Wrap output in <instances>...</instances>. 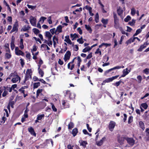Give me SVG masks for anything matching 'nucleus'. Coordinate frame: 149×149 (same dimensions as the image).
Masks as SVG:
<instances>
[{"mask_svg":"<svg viewBox=\"0 0 149 149\" xmlns=\"http://www.w3.org/2000/svg\"><path fill=\"white\" fill-rule=\"evenodd\" d=\"M30 22L31 25L33 26H36V18L32 16L30 17Z\"/></svg>","mask_w":149,"mask_h":149,"instance_id":"obj_1","label":"nucleus"},{"mask_svg":"<svg viewBox=\"0 0 149 149\" xmlns=\"http://www.w3.org/2000/svg\"><path fill=\"white\" fill-rule=\"evenodd\" d=\"M125 140L127 141V143L130 146H133L135 143V141L132 138L127 137L125 138Z\"/></svg>","mask_w":149,"mask_h":149,"instance_id":"obj_2","label":"nucleus"},{"mask_svg":"<svg viewBox=\"0 0 149 149\" xmlns=\"http://www.w3.org/2000/svg\"><path fill=\"white\" fill-rule=\"evenodd\" d=\"M15 52L16 54L17 55H22L23 56L24 55V53L21 50H19V48L18 47H15Z\"/></svg>","mask_w":149,"mask_h":149,"instance_id":"obj_3","label":"nucleus"},{"mask_svg":"<svg viewBox=\"0 0 149 149\" xmlns=\"http://www.w3.org/2000/svg\"><path fill=\"white\" fill-rule=\"evenodd\" d=\"M116 123L113 121H111L109 125V128L111 131H112L114 128Z\"/></svg>","mask_w":149,"mask_h":149,"instance_id":"obj_4","label":"nucleus"},{"mask_svg":"<svg viewBox=\"0 0 149 149\" xmlns=\"http://www.w3.org/2000/svg\"><path fill=\"white\" fill-rule=\"evenodd\" d=\"M71 56V53L70 51H67L64 56V60L66 61L67 60H69Z\"/></svg>","mask_w":149,"mask_h":149,"instance_id":"obj_5","label":"nucleus"},{"mask_svg":"<svg viewBox=\"0 0 149 149\" xmlns=\"http://www.w3.org/2000/svg\"><path fill=\"white\" fill-rule=\"evenodd\" d=\"M18 23L17 22H16L14 26H13V29L10 32V33H12L16 31H18Z\"/></svg>","mask_w":149,"mask_h":149,"instance_id":"obj_6","label":"nucleus"},{"mask_svg":"<svg viewBox=\"0 0 149 149\" xmlns=\"http://www.w3.org/2000/svg\"><path fill=\"white\" fill-rule=\"evenodd\" d=\"M31 28L29 25H24L21 29V31H27Z\"/></svg>","mask_w":149,"mask_h":149,"instance_id":"obj_7","label":"nucleus"},{"mask_svg":"<svg viewBox=\"0 0 149 149\" xmlns=\"http://www.w3.org/2000/svg\"><path fill=\"white\" fill-rule=\"evenodd\" d=\"M53 42V45L54 48L56 47V43H58V39L56 38L55 36H54L52 38Z\"/></svg>","mask_w":149,"mask_h":149,"instance_id":"obj_8","label":"nucleus"},{"mask_svg":"<svg viewBox=\"0 0 149 149\" xmlns=\"http://www.w3.org/2000/svg\"><path fill=\"white\" fill-rule=\"evenodd\" d=\"M20 80V78L19 77L18 75H15V76L12 79V81L13 83H15L18 81L19 80V81Z\"/></svg>","mask_w":149,"mask_h":149,"instance_id":"obj_9","label":"nucleus"},{"mask_svg":"<svg viewBox=\"0 0 149 149\" xmlns=\"http://www.w3.org/2000/svg\"><path fill=\"white\" fill-rule=\"evenodd\" d=\"M124 66H115L114 67H113V68H111L108 70L107 71H106L107 72H109L111 71L112 70H115V69H120L121 68H124Z\"/></svg>","mask_w":149,"mask_h":149,"instance_id":"obj_10","label":"nucleus"},{"mask_svg":"<svg viewBox=\"0 0 149 149\" xmlns=\"http://www.w3.org/2000/svg\"><path fill=\"white\" fill-rule=\"evenodd\" d=\"M118 76V75H117L112 77L107 78L105 80V81L107 82V83L112 81L113 80L117 78Z\"/></svg>","mask_w":149,"mask_h":149,"instance_id":"obj_11","label":"nucleus"},{"mask_svg":"<svg viewBox=\"0 0 149 149\" xmlns=\"http://www.w3.org/2000/svg\"><path fill=\"white\" fill-rule=\"evenodd\" d=\"M126 137H119L118 138V141L120 144L122 145L124 141L125 140V138H126Z\"/></svg>","mask_w":149,"mask_h":149,"instance_id":"obj_12","label":"nucleus"},{"mask_svg":"<svg viewBox=\"0 0 149 149\" xmlns=\"http://www.w3.org/2000/svg\"><path fill=\"white\" fill-rule=\"evenodd\" d=\"M28 130L32 135L34 136H36V134L34 132L33 129L32 127L29 128Z\"/></svg>","mask_w":149,"mask_h":149,"instance_id":"obj_13","label":"nucleus"},{"mask_svg":"<svg viewBox=\"0 0 149 149\" xmlns=\"http://www.w3.org/2000/svg\"><path fill=\"white\" fill-rule=\"evenodd\" d=\"M146 43H144V44L141 45L139 48L138 49V51L139 52H141L146 47Z\"/></svg>","mask_w":149,"mask_h":149,"instance_id":"obj_14","label":"nucleus"},{"mask_svg":"<svg viewBox=\"0 0 149 149\" xmlns=\"http://www.w3.org/2000/svg\"><path fill=\"white\" fill-rule=\"evenodd\" d=\"M63 27L61 25L58 26L56 29V32H58V33H60L62 32V28Z\"/></svg>","mask_w":149,"mask_h":149,"instance_id":"obj_15","label":"nucleus"},{"mask_svg":"<svg viewBox=\"0 0 149 149\" xmlns=\"http://www.w3.org/2000/svg\"><path fill=\"white\" fill-rule=\"evenodd\" d=\"M105 139L106 138L104 137H103L97 143V145L98 146H101L103 142L104 141Z\"/></svg>","mask_w":149,"mask_h":149,"instance_id":"obj_16","label":"nucleus"},{"mask_svg":"<svg viewBox=\"0 0 149 149\" xmlns=\"http://www.w3.org/2000/svg\"><path fill=\"white\" fill-rule=\"evenodd\" d=\"M74 65L73 63H69L68 65V68L70 70H72L74 67Z\"/></svg>","mask_w":149,"mask_h":149,"instance_id":"obj_17","label":"nucleus"},{"mask_svg":"<svg viewBox=\"0 0 149 149\" xmlns=\"http://www.w3.org/2000/svg\"><path fill=\"white\" fill-rule=\"evenodd\" d=\"M45 36L48 38V39H51L52 36L49 31H47L45 32Z\"/></svg>","mask_w":149,"mask_h":149,"instance_id":"obj_18","label":"nucleus"},{"mask_svg":"<svg viewBox=\"0 0 149 149\" xmlns=\"http://www.w3.org/2000/svg\"><path fill=\"white\" fill-rule=\"evenodd\" d=\"M23 39L22 38H21L20 39L19 45V47L21 49H23L24 48V46L23 45Z\"/></svg>","mask_w":149,"mask_h":149,"instance_id":"obj_19","label":"nucleus"},{"mask_svg":"<svg viewBox=\"0 0 149 149\" xmlns=\"http://www.w3.org/2000/svg\"><path fill=\"white\" fill-rule=\"evenodd\" d=\"M78 133V130L77 128H75L72 131V133L73 136H75L77 135Z\"/></svg>","mask_w":149,"mask_h":149,"instance_id":"obj_20","label":"nucleus"},{"mask_svg":"<svg viewBox=\"0 0 149 149\" xmlns=\"http://www.w3.org/2000/svg\"><path fill=\"white\" fill-rule=\"evenodd\" d=\"M67 94H69V97L71 98H72L75 97L74 94V93H70V92L69 91H68L66 92Z\"/></svg>","mask_w":149,"mask_h":149,"instance_id":"obj_21","label":"nucleus"},{"mask_svg":"<svg viewBox=\"0 0 149 149\" xmlns=\"http://www.w3.org/2000/svg\"><path fill=\"white\" fill-rule=\"evenodd\" d=\"M91 49V48L89 46H88L83 49L82 52L84 53H86L90 51Z\"/></svg>","mask_w":149,"mask_h":149,"instance_id":"obj_22","label":"nucleus"},{"mask_svg":"<svg viewBox=\"0 0 149 149\" xmlns=\"http://www.w3.org/2000/svg\"><path fill=\"white\" fill-rule=\"evenodd\" d=\"M41 47L42 49L44 48V49L46 48L48 50H49L50 49V48L48 47V46L45 44H42L41 45Z\"/></svg>","mask_w":149,"mask_h":149,"instance_id":"obj_23","label":"nucleus"},{"mask_svg":"<svg viewBox=\"0 0 149 149\" xmlns=\"http://www.w3.org/2000/svg\"><path fill=\"white\" fill-rule=\"evenodd\" d=\"M117 11L118 15L121 16L123 13V10L120 7H119V8L117 9Z\"/></svg>","mask_w":149,"mask_h":149,"instance_id":"obj_24","label":"nucleus"},{"mask_svg":"<svg viewBox=\"0 0 149 149\" xmlns=\"http://www.w3.org/2000/svg\"><path fill=\"white\" fill-rule=\"evenodd\" d=\"M11 57V55L10 53H6L5 54V57L6 58L10 59Z\"/></svg>","mask_w":149,"mask_h":149,"instance_id":"obj_25","label":"nucleus"},{"mask_svg":"<svg viewBox=\"0 0 149 149\" xmlns=\"http://www.w3.org/2000/svg\"><path fill=\"white\" fill-rule=\"evenodd\" d=\"M113 17L114 18L115 24H116L117 23L118 21V19L117 17L116 14L114 13H113Z\"/></svg>","mask_w":149,"mask_h":149,"instance_id":"obj_26","label":"nucleus"},{"mask_svg":"<svg viewBox=\"0 0 149 149\" xmlns=\"http://www.w3.org/2000/svg\"><path fill=\"white\" fill-rule=\"evenodd\" d=\"M134 41L133 38H131L126 41V43L127 44V45H128L129 44H130L131 43Z\"/></svg>","mask_w":149,"mask_h":149,"instance_id":"obj_27","label":"nucleus"},{"mask_svg":"<svg viewBox=\"0 0 149 149\" xmlns=\"http://www.w3.org/2000/svg\"><path fill=\"white\" fill-rule=\"evenodd\" d=\"M130 71V70H128L127 68L124 69L123 71V74H127Z\"/></svg>","mask_w":149,"mask_h":149,"instance_id":"obj_28","label":"nucleus"},{"mask_svg":"<svg viewBox=\"0 0 149 149\" xmlns=\"http://www.w3.org/2000/svg\"><path fill=\"white\" fill-rule=\"evenodd\" d=\"M31 79V75H26L25 77V79L24 81V83H25L26 81L29 80Z\"/></svg>","mask_w":149,"mask_h":149,"instance_id":"obj_29","label":"nucleus"},{"mask_svg":"<svg viewBox=\"0 0 149 149\" xmlns=\"http://www.w3.org/2000/svg\"><path fill=\"white\" fill-rule=\"evenodd\" d=\"M85 27L86 28V29L89 31V33H91L92 29L91 27L89 25H87L86 24L85 25Z\"/></svg>","mask_w":149,"mask_h":149,"instance_id":"obj_30","label":"nucleus"},{"mask_svg":"<svg viewBox=\"0 0 149 149\" xmlns=\"http://www.w3.org/2000/svg\"><path fill=\"white\" fill-rule=\"evenodd\" d=\"M87 144V142L86 141H81L80 145L83 146L84 148L86 147V145Z\"/></svg>","mask_w":149,"mask_h":149,"instance_id":"obj_31","label":"nucleus"},{"mask_svg":"<svg viewBox=\"0 0 149 149\" xmlns=\"http://www.w3.org/2000/svg\"><path fill=\"white\" fill-rule=\"evenodd\" d=\"M76 59L77 60V63L79 67L80 65V63L81 61V58L79 56H78L77 58H76Z\"/></svg>","mask_w":149,"mask_h":149,"instance_id":"obj_32","label":"nucleus"},{"mask_svg":"<svg viewBox=\"0 0 149 149\" xmlns=\"http://www.w3.org/2000/svg\"><path fill=\"white\" fill-rule=\"evenodd\" d=\"M141 31L142 30L140 29H139L137 30L136 33L134 34L133 36H134L138 35V34H139L141 32Z\"/></svg>","mask_w":149,"mask_h":149,"instance_id":"obj_33","label":"nucleus"},{"mask_svg":"<svg viewBox=\"0 0 149 149\" xmlns=\"http://www.w3.org/2000/svg\"><path fill=\"white\" fill-rule=\"evenodd\" d=\"M136 10L135 9L133 8L131 9V14L132 16H134L136 13Z\"/></svg>","mask_w":149,"mask_h":149,"instance_id":"obj_34","label":"nucleus"},{"mask_svg":"<svg viewBox=\"0 0 149 149\" xmlns=\"http://www.w3.org/2000/svg\"><path fill=\"white\" fill-rule=\"evenodd\" d=\"M70 37L71 38H78V35L77 34H76V33H74L73 34H70Z\"/></svg>","mask_w":149,"mask_h":149,"instance_id":"obj_35","label":"nucleus"},{"mask_svg":"<svg viewBox=\"0 0 149 149\" xmlns=\"http://www.w3.org/2000/svg\"><path fill=\"white\" fill-rule=\"evenodd\" d=\"M27 6L29 8L31 9L32 10H34L36 7V6H33L30 5H29V4L27 5Z\"/></svg>","mask_w":149,"mask_h":149,"instance_id":"obj_36","label":"nucleus"},{"mask_svg":"<svg viewBox=\"0 0 149 149\" xmlns=\"http://www.w3.org/2000/svg\"><path fill=\"white\" fill-rule=\"evenodd\" d=\"M50 31L52 35H54V33L56 34L57 33L56 31V29L55 28H53L50 29Z\"/></svg>","mask_w":149,"mask_h":149,"instance_id":"obj_37","label":"nucleus"},{"mask_svg":"<svg viewBox=\"0 0 149 149\" xmlns=\"http://www.w3.org/2000/svg\"><path fill=\"white\" fill-rule=\"evenodd\" d=\"M139 125L140 127L143 130H144L145 128L144 123L142 121H140L139 122Z\"/></svg>","mask_w":149,"mask_h":149,"instance_id":"obj_38","label":"nucleus"},{"mask_svg":"<svg viewBox=\"0 0 149 149\" xmlns=\"http://www.w3.org/2000/svg\"><path fill=\"white\" fill-rule=\"evenodd\" d=\"M62 103L63 106L65 107H68V103L65 102L64 100L62 101Z\"/></svg>","mask_w":149,"mask_h":149,"instance_id":"obj_39","label":"nucleus"},{"mask_svg":"<svg viewBox=\"0 0 149 149\" xmlns=\"http://www.w3.org/2000/svg\"><path fill=\"white\" fill-rule=\"evenodd\" d=\"M44 114H42L40 115H38L37 116V119L38 120H40L42 118L44 117Z\"/></svg>","mask_w":149,"mask_h":149,"instance_id":"obj_40","label":"nucleus"},{"mask_svg":"<svg viewBox=\"0 0 149 149\" xmlns=\"http://www.w3.org/2000/svg\"><path fill=\"white\" fill-rule=\"evenodd\" d=\"M33 31L35 34H38L40 32L39 30L38 29L35 28H33Z\"/></svg>","mask_w":149,"mask_h":149,"instance_id":"obj_41","label":"nucleus"},{"mask_svg":"<svg viewBox=\"0 0 149 149\" xmlns=\"http://www.w3.org/2000/svg\"><path fill=\"white\" fill-rule=\"evenodd\" d=\"M40 83L38 82L37 83H35L33 84V88H37L40 85Z\"/></svg>","mask_w":149,"mask_h":149,"instance_id":"obj_42","label":"nucleus"},{"mask_svg":"<svg viewBox=\"0 0 149 149\" xmlns=\"http://www.w3.org/2000/svg\"><path fill=\"white\" fill-rule=\"evenodd\" d=\"M135 20L134 19H132V21H130L129 23L131 26H133L134 25L135 23Z\"/></svg>","mask_w":149,"mask_h":149,"instance_id":"obj_43","label":"nucleus"},{"mask_svg":"<svg viewBox=\"0 0 149 149\" xmlns=\"http://www.w3.org/2000/svg\"><path fill=\"white\" fill-rule=\"evenodd\" d=\"M51 104L52 105V109L53 111H54V112L57 111V109L55 107L54 104L52 103H51Z\"/></svg>","mask_w":149,"mask_h":149,"instance_id":"obj_44","label":"nucleus"},{"mask_svg":"<svg viewBox=\"0 0 149 149\" xmlns=\"http://www.w3.org/2000/svg\"><path fill=\"white\" fill-rule=\"evenodd\" d=\"M47 18L45 17H41L40 19L39 22H42V23H43L44 22V21Z\"/></svg>","mask_w":149,"mask_h":149,"instance_id":"obj_45","label":"nucleus"},{"mask_svg":"<svg viewBox=\"0 0 149 149\" xmlns=\"http://www.w3.org/2000/svg\"><path fill=\"white\" fill-rule=\"evenodd\" d=\"M73 127H74V125H73V123L72 122H70L68 125V128L69 129H71Z\"/></svg>","mask_w":149,"mask_h":149,"instance_id":"obj_46","label":"nucleus"},{"mask_svg":"<svg viewBox=\"0 0 149 149\" xmlns=\"http://www.w3.org/2000/svg\"><path fill=\"white\" fill-rule=\"evenodd\" d=\"M141 107L145 109H146L148 107V105L146 103H142L141 104Z\"/></svg>","mask_w":149,"mask_h":149,"instance_id":"obj_47","label":"nucleus"},{"mask_svg":"<svg viewBox=\"0 0 149 149\" xmlns=\"http://www.w3.org/2000/svg\"><path fill=\"white\" fill-rule=\"evenodd\" d=\"M131 19V17L130 16L128 15L127 17L124 19V21L125 22H127L129 20H130Z\"/></svg>","mask_w":149,"mask_h":149,"instance_id":"obj_48","label":"nucleus"},{"mask_svg":"<svg viewBox=\"0 0 149 149\" xmlns=\"http://www.w3.org/2000/svg\"><path fill=\"white\" fill-rule=\"evenodd\" d=\"M10 44L11 48V49L13 50L14 49V48L15 47L14 42H13V41L12 42H11Z\"/></svg>","mask_w":149,"mask_h":149,"instance_id":"obj_49","label":"nucleus"},{"mask_svg":"<svg viewBox=\"0 0 149 149\" xmlns=\"http://www.w3.org/2000/svg\"><path fill=\"white\" fill-rule=\"evenodd\" d=\"M121 82L120 81L116 82V83L113 84V85L116 86H118Z\"/></svg>","mask_w":149,"mask_h":149,"instance_id":"obj_50","label":"nucleus"},{"mask_svg":"<svg viewBox=\"0 0 149 149\" xmlns=\"http://www.w3.org/2000/svg\"><path fill=\"white\" fill-rule=\"evenodd\" d=\"M47 44L49 46H50L52 45V42L51 40V39H48V42Z\"/></svg>","mask_w":149,"mask_h":149,"instance_id":"obj_51","label":"nucleus"},{"mask_svg":"<svg viewBox=\"0 0 149 149\" xmlns=\"http://www.w3.org/2000/svg\"><path fill=\"white\" fill-rule=\"evenodd\" d=\"M85 8L86 9L89 11V13H91V10H92V8L91 7L88 6H85Z\"/></svg>","mask_w":149,"mask_h":149,"instance_id":"obj_52","label":"nucleus"},{"mask_svg":"<svg viewBox=\"0 0 149 149\" xmlns=\"http://www.w3.org/2000/svg\"><path fill=\"white\" fill-rule=\"evenodd\" d=\"M95 53L96 54H100V55H101V52L99 48H98L96 50V51L95 52Z\"/></svg>","mask_w":149,"mask_h":149,"instance_id":"obj_53","label":"nucleus"},{"mask_svg":"<svg viewBox=\"0 0 149 149\" xmlns=\"http://www.w3.org/2000/svg\"><path fill=\"white\" fill-rule=\"evenodd\" d=\"M102 22L104 24H107L108 22V20L107 19H102Z\"/></svg>","mask_w":149,"mask_h":149,"instance_id":"obj_54","label":"nucleus"},{"mask_svg":"<svg viewBox=\"0 0 149 149\" xmlns=\"http://www.w3.org/2000/svg\"><path fill=\"white\" fill-rule=\"evenodd\" d=\"M42 91V89H39L37 90L36 92L37 96H38L39 95L40 93H41Z\"/></svg>","mask_w":149,"mask_h":149,"instance_id":"obj_55","label":"nucleus"},{"mask_svg":"<svg viewBox=\"0 0 149 149\" xmlns=\"http://www.w3.org/2000/svg\"><path fill=\"white\" fill-rule=\"evenodd\" d=\"M133 117L132 116H130L128 118V123H130L132 121Z\"/></svg>","mask_w":149,"mask_h":149,"instance_id":"obj_56","label":"nucleus"},{"mask_svg":"<svg viewBox=\"0 0 149 149\" xmlns=\"http://www.w3.org/2000/svg\"><path fill=\"white\" fill-rule=\"evenodd\" d=\"M77 41L80 44H82L84 42L83 40H81L79 39H78L77 40Z\"/></svg>","mask_w":149,"mask_h":149,"instance_id":"obj_57","label":"nucleus"},{"mask_svg":"<svg viewBox=\"0 0 149 149\" xmlns=\"http://www.w3.org/2000/svg\"><path fill=\"white\" fill-rule=\"evenodd\" d=\"M14 103L13 101L10 102L8 103L9 105L10 106H11V107L12 108H13V105L14 104Z\"/></svg>","mask_w":149,"mask_h":149,"instance_id":"obj_58","label":"nucleus"},{"mask_svg":"<svg viewBox=\"0 0 149 149\" xmlns=\"http://www.w3.org/2000/svg\"><path fill=\"white\" fill-rule=\"evenodd\" d=\"M143 72L146 74H149V69L146 68L144 70Z\"/></svg>","mask_w":149,"mask_h":149,"instance_id":"obj_59","label":"nucleus"},{"mask_svg":"<svg viewBox=\"0 0 149 149\" xmlns=\"http://www.w3.org/2000/svg\"><path fill=\"white\" fill-rule=\"evenodd\" d=\"M5 90L4 87H0V95H1L2 93Z\"/></svg>","mask_w":149,"mask_h":149,"instance_id":"obj_60","label":"nucleus"},{"mask_svg":"<svg viewBox=\"0 0 149 149\" xmlns=\"http://www.w3.org/2000/svg\"><path fill=\"white\" fill-rule=\"evenodd\" d=\"M38 70L39 71V73L40 74H43L44 72L43 71L40 69V68L38 67Z\"/></svg>","mask_w":149,"mask_h":149,"instance_id":"obj_61","label":"nucleus"},{"mask_svg":"<svg viewBox=\"0 0 149 149\" xmlns=\"http://www.w3.org/2000/svg\"><path fill=\"white\" fill-rule=\"evenodd\" d=\"M8 93V91H7L4 90L3 93L2 94V96L3 97L6 96Z\"/></svg>","mask_w":149,"mask_h":149,"instance_id":"obj_62","label":"nucleus"},{"mask_svg":"<svg viewBox=\"0 0 149 149\" xmlns=\"http://www.w3.org/2000/svg\"><path fill=\"white\" fill-rule=\"evenodd\" d=\"M43 63V62L42 59H40L39 62L38 66L40 68L41 65Z\"/></svg>","mask_w":149,"mask_h":149,"instance_id":"obj_63","label":"nucleus"},{"mask_svg":"<svg viewBox=\"0 0 149 149\" xmlns=\"http://www.w3.org/2000/svg\"><path fill=\"white\" fill-rule=\"evenodd\" d=\"M77 30L80 34L81 35L82 34V30L81 29L80 27L78 28L77 29Z\"/></svg>","mask_w":149,"mask_h":149,"instance_id":"obj_64","label":"nucleus"}]
</instances>
